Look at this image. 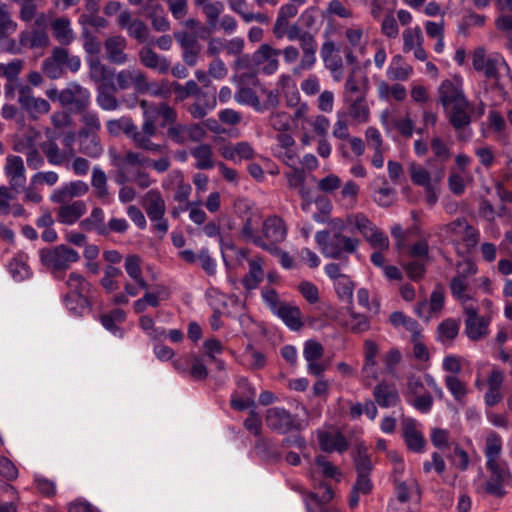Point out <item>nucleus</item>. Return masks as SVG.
Instances as JSON below:
<instances>
[{
	"label": "nucleus",
	"mask_w": 512,
	"mask_h": 512,
	"mask_svg": "<svg viewBox=\"0 0 512 512\" xmlns=\"http://www.w3.org/2000/svg\"><path fill=\"white\" fill-rule=\"evenodd\" d=\"M80 127L72 128V120L66 111V155L72 152V145L78 144V151L91 158H98L103 147L99 137L101 123L94 112H84L79 115Z\"/></svg>",
	"instance_id": "obj_1"
},
{
	"label": "nucleus",
	"mask_w": 512,
	"mask_h": 512,
	"mask_svg": "<svg viewBox=\"0 0 512 512\" xmlns=\"http://www.w3.org/2000/svg\"><path fill=\"white\" fill-rule=\"evenodd\" d=\"M262 235L257 233V225L254 226L252 217H247L240 230L242 239L247 243H252L258 248L278 254V244L282 243L288 233V227L284 219L278 215L268 216L262 223Z\"/></svg>",
	"instance_id": "obj_2"
},
{
	"label": "nucleus",
	"mask_w": 512,
	"mask_h": 512,
	"mask_svg": "<svg viewBox=\"0 0 512 512\" xmlns=\"http://www.w3.org/2000/svg\"><path fill=\"white\" fill-rule=\"evenodd\" d=\"M66 286L69 291L66 292V309L74 316H83L92 310L88 294L91 290V284L80 274L70 273Z\"/></svg>",
	"instance_id": "obj_3"
},
{
	"label": "nucleus",
	"mask_w": 512,
	"mask_h": 512,
	"mask_svg": "<svg viewBox=\"0 0 512 512\" xmlns=\"http://www.w3.org/2000/svg\"><path fill=\"white\" fill-rule=\"evenodd\" d=\"M315 241L326 258L341 259L343 253H354L359 246V239L345 236L341 232L332 235L328 230H320L315 234Z\"/></svg>",
	"instance_id": "obj_4"
},
{
	"label": "nucleus",
	"mask_w": 512,
	"mask_h": 512,
	"mask_svg": "<svg viewBox=\"0 0 512 512\" xmlns=\"http://www.w3.org/2000/svg\"><path fill=\"white\" fill-rule=\"evenodd\" d=\"M356 480L352 487L362 495H369L374 489L371 474L374 470L371 454L364 443L357 444L351 453Z\"/></svg>",
	"instance_id": "obj_5"
},
{
	"label": "nucleus",
	"mask_w": 512,
	"mask_h": 512,
	"mask_svg": "<svg viewBox=\"0 0 512 512\" xmlns=\"http://www.w3.org/2000/svg\"><path fill=\"white\" fill-rule=\"evenodd\" d=\"M265 420L267 427L279 435L301 433L307 426L297 414L278 406L267 409Z\"/></svg>",
	"instance_id": "obj_6"
},
{
	"label": "nucleus",
	"mask_w": 512,
	"mask_h": 512,
	"mask_svg": "<svg viewBox=\"0 0 512 512\" xmlns=\"http://www.w3.org/2000/svg\"><path fill=\"white\" fill-rule=\"evenodd\" d=\"M447 231L452 235L461 236V242L464 244L466 251L463 253L456 248V253L460 257H464L465 254H471L479 244V229L471 225L465 217H457L450 222L447 225Z\"/></svg>",
	"instance_id": "obj_7"
},
{
	"label": "nucleus",
	"mask_w": 512,
	"mask_h": 512,
	"mask_svg": "<svg viewBox=\"0 0 512 512\" xmlns=\"http://www.w3.org/2000/svg\"><path fill=\"white\" fill-rule=\"evenodd\" d=\"M18 103L30 119L37 120L40 115L50 111V104L47 100L33 95L29 85H18Z\"/></svg>",
	"instance_id": "obj_8"
},
{
	"label": "nucleus",
	"mask_w": 512,
	"mask_h": 512,
	"mask_svg": "<svg viewBox=\"0 0 512 512\" xmlns=\"http://www.w3.org/2000/svg\"><path fill=\"white\" fill-rule=\"evenodd\" d=\"M3 170L11 191L15 194L22 193L27 182L23 159L20 156L9 154L6 157Z\"/></svg>",
	"instance_id": "obj_9"
},
{
	"label": "nucleus",
	"mask_w": 512,
	"mask_h": 512,
	"mask_svg": "<svg viewBox=\"0 0 512 512\" xmlns=\"http://www.w3.org/2000/svg\"><path fill=\"white\" fill-rule=\"evenodd\" d=\"M486 468L490 472V479L483 484V490L488 495L497 498L504 497L507 493L504 483L511 477L509 469L499 461L492 462V464L486 463Z\"/></svg>",
	"instance_id": "obj_10"
},
{
	"label": "nucleus",
	"mask_w": 512,
	"mask_h": 512,
	"mask_svg": "<svg viewBox=\"0 0 512 512\" xmlns=\"http://www.w3.org/2000/svg\"><path fill=\"white\" fill-rule=\"evenodd\" d=\"M39 258L47 272L57 279L64 277V244L40 249Z\"/></svg>",
	"instance_id": "obj_11"
},
{
	"label": "nucleus",
	"mask_w": 512,
	"mask_h": 512,
	"mask_svg": "<svg viewBox=\"0 0 512 512\" xmlns=\"http://www.w3.org/2000/svg\"><path fill=\"white\" fill-rule=\"evenodd\" d=\"M237 387L240 390V395L237 392L231 394L230 407L235 411H245L249 408H256V389L246 377H240L237 380Z\"/></svg>",
	"instance_id": "obj_12"
},
{
	"label": "nucleus",
	"mask_w": 512,
	"mask_h": 512,
	"mask_svg": "<svg viewBox=\"0 0 512 512\" xmlns=\"http://www.w3.org/2000/svg\"><path fill=\"white\" fill-rule=\"evenodd\" d=\"M314 488L323 489L324 492L322 495H318L313 491H301L306 512H317L315 507L321 508V504H327L334 498L335 493L329 483L325 481H319L318 483L314 484Z\"/></svg>",
	"instance_id": "obj_13"
},
{
	"label": "nucleus",
	"mask_w": 512,
	"mask_h": 512,
	"mask_svg": "<svg viewBox=\"0 0 512 512\" xmlns=\"http://www.w3.org/2000/svg\"><path fill=\"white\" fill-rule=\"evenodd\" d=\"M89 74L99 86L116 91L114 71L100 62L99 57H87Z\"/></svg>",
	"instance_id": "obj_14"
},
{
	"label": "nucleus",
	"mask_w": 512,
	"mask_h": 512,
	"mask_svg": "<svg viewBox=\"0 0 512 512\" xmlns=\"http://www.w3.org/2000/svg\"><path fill=\"white\" fill-rule=\"evenodd\" d=\"M317 437L320 449L323 452L332 453L336 451L342 454L349 448V442L340 430H336L334 433L318 431Z\"/></svg>",
	"instance_id": "obj_15"
},
{
	"label": "nucleus",
	"mask_w": 512,
	"mask_h": 512,
	"mask_svg": "<svg viewBox=\"0 0 512 512\" xmlns=\"http://www.w3.org/2000/svg\"><path fill=\"white\" fill-rule=\"evenodd\" d=\"M403 440L407 448L414 453H422L425 450L426 440L416 427V420L409 418L403 423Z\"/></svg>",
	"instance_id": "obj_16"
},
{
	"label": "nucleus",
	"mask_w": 512,
	"mask_h": 512,
	"mask_svg": "<svg viewBox=\"0 0 512 512\" xmlns=\"http://www.w3.org/2000/svg\"><path fill=\"white\" fill-rule=\"evenodd\" d=\"M90 103V92L88 89L81 87L79 84L71 83L66 88V110L68 106H74L75 111L81 115L86 111ZM73 110V107H69Z\"/></svg>",
	"instance_id": "obj_17"
},
{
	"label": "nucleus",
	"mask_w": 512,
	"mask_h": 512,
	"mask_svg": "<svg viewBox=\"0 0 512 512\" xmlns=\"http://www.w3.org/2000/svg\"><path fill=\"white\" fill-rule=\"evenodd\" d=\"M256 455L267 464H276L281 461L282 453L272 438L261 436L254 444Z\"/></svg>",
	"instance_id": "obj_18"
},
{
	"label": "nucleus",
	"mask_w": 512,
	"mask_h": 512,
	"mask_svg": "<svg viewBox=\"0 0 512 512\" xmlns=\"http://www.w3.org/2000/svg\"><path fill=\"white\" fill-rule=\"evenodd\" d=\"M473 68L478 72H483L488 79H499L498 58H486L485 49L478 47L474 50L472 56Z\"/></svg>",
	"instance_id": "obj_19"
},
{
	"label": "nucleus",
	"mask_w": 512,
	"mask_h": 512,
	"mask_svg": "<svg viewBox=\"0 0 512 512\" xmlns=\"http://www.w3.org/2000/svg\"><path fill=\"white\" fill-rule=\"evenodd\" d=\"M357 74H361L360 67H354L348 74L344 86V102L348 103L352 98V95H361L366 93L368 90V78L366 75L361 76V79L357 78Z\"/></svg>",
	"instance_id": "obj_20"
},
{
	"label": "nucleus",
	"mask_w": 512,
	"mask_h": 512,
	"mask_svg": "<svg viewBox=\"0 0 512 512\" xmlns=\"http://www.w3.org/2000/svg\"><path fill=\"white\" fill-rule=\"evenodd\" d=\"M439 99L443 107H448L451 104L461 103L466 101V97L459 84H455L450 79H445L441 82L438 89Z\"/></svg>",
	"instance_id": "obj_21"
},
{
	"label": "nucleus",
	"mask_w": 512,
	"mask_h": 512,
	"mask_svg": "<svg viewBox=\"0 0 512 512\" xmlns=\"http://www.w3.org/2000/svg\"><path fill=\"white\" fill-rule=\"evenodd\" d=\"M126 320V312L121 308H115L108 313L100 315L102 326L116 337L123 338L125 331L118 324Z\"/></svg>",
	"instance_id": "obj_22"
},
{
	"label": "nucleus",
	"mask_w": 512,
	"mask_h": 512,
	"mask_svg": "<svg viewBox=\"0 0 512 512\" xmlns=\"http://www.w3.org/2000/svg\"><path fill=\"white\" fill-rule=\"evenodd\" d=\"M291 330L299 331L303 327L302 313L298 306L283 304L275 314Z\"/></svg>",
	"instance_id": "obj_23"
},
{
	"label": "nucleus",
	"mask_w": 512,
	"mask_h": 512,
	"mask_svg": "<svg viewBox=\"0 0 512 512\" xmlns=\"http://www.w3.org/2000/svg\"><path fill=\"white\" fill-rule=\"evenodd\" d=\"M107 58L110 62L115 64H123L127 60V55L124 53L126 47V40L122 36L108 37L104 42Z\"/></svg>",
	"instance_id": "obj_24"
},
{
	"label": "nucleus",
	"mask_w": 512,
	"mask_h": 512,
	"mask_svg": "<svg viewBox=\"0 0 512 512\" xmlns=\"http://www.w3.org/2000/svg\"><path fill=\"white\" fill-rule=\"evenodd\" d=\"M44 74L51 79H58L64 71V48H56L53 55L43 62Z\"/></svg>",
	"instance_id": "obj_25"
},
{
	"label": "nucleus",
	"mask_w": 512,
	"mask_h": 512,
	"mask_svg": "<svg viewBox=\"0 0 512 512\" xmlns=\"http://www.w3.org/2000/svg\"><path fill=\"white\" fill-rule=\"evenodd\" d=\"M106 127L111 136L117 137L121 133H124L132 140L134 139V134L138 132L137 126L130 117L111 119L107 122Z\"/></svg>",
	"instance_id": "obj_26"
},
{
	"label": "nucleus",
	"mask_w": 512,
	"mask_h": 512,
	"mask_svg": "<svg viewBox=\"0 0 512 512\" xmlns=\"http://www.w3.org/2000/svg\"><path fill=\"white\" fill-rule=\"evenodd\" d=\"M373 395L376 403L382 408H390L397 405L399 402L398 391L386 384H378L375 386Z\"/></svg>",
	"instance_id": "obj_27"
},
{
	"label": "nucleus",
	"mask_w": 512,
	"mask_h": 512,
	"mask_svg": "<svg viewBox=\"0 0 512 512\" xmlns=\"http://www.w3.org/2000/svg\"><path fill=\"white\" fill-rule=\"evenodd\" d=\"M141 63L151 69H157L160 73H167L170 62L166 58H161L151 48H143L139 53Z\"/></svg>",
	"instance_id": "obj_28"
},
{
	"label": "nucleus",
	"mask_w": 512,
	"mask_h": 512,
	"mask_svg": "<svg viewBox=\"0 0 512 512\" xmlns=\"http://www.w3.org/2000/svg\"><path fill=\"white\" fill-rule=\"evenodd\" d=\"M264 271L262 264L258 260L249 261V271L241 279L242 286L247 291H252L258 288L259 284L263 281Z\"/></svg>",
	"instance_id": "obj_29"
},
{
	"label": "nucleus",
	"mask_w": 512,
	"mask_h": 512,
	"mask_svg": "<svg viewBox=\"0 0 512 512\" xmlns=\"http://www.w3.org/2000/svg\"><path fill=\"white\" fill-rule=\"evenodd\" d=\"M28 256L25 253H18L10 261L8 268L12 277L16 281H23L32 275V271L27 264Z\"/></svg>",
	"instance_id": "obj_30"
},
{
	"label": "nucleus",
	"mask_w": 512,
	"mask_h": 512,
	"mask_svg": "<svg viewBox=\"0 0 512 512\" xmlns=\"http://www.w3.org/2000/svg\"><path fill=\"white\" fill-rule=\"evenodd\" d=\"M48 42V35L44 30L24 31L20 36V44L30 49L46 47Z\"/></svg>",
	"instance_id": "obj_31"
},
{
	"label": "nucleus",
	"mask_w": 512,
	"mask_h": 512,
	"mask_svg": "<svg viewBox=\"0 0 512 512\" xmlns=\"http://www.w3.org/2000/svg\"><path fill=\"white\" fill-rule=\"evenodd\" d=\"M467 107V100L461 103H456L452 107L451 113L449 115V122L456 130H460L471 123V117L466 112Z\"/></svg>",
	"instance_id": "obj_32"
},
{
	"label": "nucleus",
	"mask_w": 512,
	"mask_h": 512,
	"mask_svg": "<svg viewBox=\"0 0 512 512\" xmlns=\"http://www.w3.org/2000/svg\"><path fill=\"white\" fill-rule=\"evenodd\" d=\"M366 93L356 96L354 99L348 101L349 113L354 120L359 122H367L369 119V108L366 103Z\"/></svg>",
	"instance_id": "obj_33"
},
{
	"label": "nucleus",
	"mask_w": 512,
	"mask_h": 512,
	"mask_svg": "<svg viewBox=\"0 0 512 512\" xmlns=\"http://www.w3.org/2000/svg\"><path fill=\"white\" fill-rule=\"evenodd\" d=\"M334 287L338 299L341 302H345L348 306H353V293L355 283L351 280V278L348 275L342 276L341 279L334 282Z\"/></svg>",
	"instance_id": "obj_34"
},
{
	"label": "nucleus",
	"mask_w": 512,
	"mask_h": 512,
	"mask_svg": "<svg viewBox=\"0 0 512 512\" xmlns=\"http://www.w3.org/2000/svg\"><path fill=\"white\" fill-rule=\"evenodd\" d=\"M191 154L197 159L196 168L208 170L214 167L212 160L213 152L209 144H201L191 150Z\"/></svg>",
	"instance_id": "obj_35"
},
{
	"label": "nucleus",
	"mask_w": 512,
	"mask_h": 512,
	"mask_svg": "<svg viewBox=\"0 0 512 512\" xmlns=\"http://www.w3.org/2000/svg\"><path fill=\"white\" fill-rule=\"evenodd\" d=\"M148 195L150 196V198L149 203L146 207V213L151 222H154L155 220L164 217L165 202L161 197L160 193L157 191H150Z\"/></svg>",
	"instance_id": "obj_36"
},
{
	"label": "nucleus",
	"mask_w": 512,
	"mask_h": 512,
	"mask_svg": "<svg viewBox=\"0 0 512 512\" xmlns=\"http://www.w3.org/2000/svg\"><path fill=\"white\" fill-rule=\"evenodd\" d=\"M444 382L454 400L463 404L468 393L465 383H463L456 375H446Z\"/></svg>",
	"instance_id": "obj_37"
},
{
	"label": "nucleus",
	"mask_w": 512,
	"mask_h": 512,
	"mask_svg": "<svg viewBox=\"0 0 512 512\" xmlns=\"http://www.w3.org/2000/svg\"><path fill=\"white\" fill-rule=\"evenodd\" d=\"M347 311L350 317L347 327L352 333L359 334L370 329V320L365 314L355 312L353 306H347Z\"/></svg>",
	"instance_id": "obj_38"
},
{
	"label": "nucleus",
	"mask_w": 512,
	"mask_h": 512,
	"mask_svg": "<svg viewBox=\"0 0 512 512\" xmlns=\"http://www.w3.org/2000/svg\"><path fill=\"white\" fill-rule=\"evenodd\" d=\"M488 321L481 317L475 321L465 320V333L472 341H478L488 333Z\"/></svg>",
	"instance_id": "obj_39"
},
{
	"label": "nucleus",
	"mask_w": 512,
	"mask_h": 512,
	"mask_svg": "<svg viewBox=\"0 0 512 512\" xmlns=\"http://www.w3.org/2000/svg\"><path fill=\"white\" fill-rule=\"evenodd\" d=\"M502 451V439L496 432L491 433L486 439L485 457L486 463L498 461Z\"/></svg>",
	"instance_id": "obj_40"
},
{
	"label": "nucleus",
	"mask_w": 512,
	"mask_h": 512,
	"mask_svg": "<svg viewBox=\"0 0 512 512\" xmlns=\"http://www.w3.org/2000/svg\"><path fill=\"white\" fill-rule=\"evenodd\" d=\"M347 223L355 226L365 239L376 229L370 219L363 213L347 215Z\"/></svg>",
	"instance_id": "obj_41"
},
{
	"label": "nucleus",
	"mask_w": 512,
	"mask_h": 512,
	"mask_svg": "<svg viewBox=\"0 0 512 512\" xmlns=\"http://www.w3.org/2000/svg\"><path fill=\"white\" fill-rule=\"evenodd\" d=\"M48 144L44 147V151L48 161L51 164H62L64 162V155L59 153V149L55 140L58 138L51 129L46 130Z\"/></svg>",
	"instance_id": "obj_42"
},
{
	"label": "nucleus",
	"mask_w": 512,
	"mask_h": 512,
	"mask_svg": "<svg viewBox=\"0 0 512 512\" xmlns=\"http://www.w3.org/2000/svg\"><path fill=\"white\" fill-rule=\"evenodd\" d=\"M315 464L321 468L323 477L334 479L336 482L341 481L342 473L339 468L331 461L327 460L325 456L318 455L315 457Z\"/></svg>",
	"instance_id": "obj_43"
},
{
	"label": "nucleus",
	"mask_w": 512,
	"mask_h": 512,
	"mask_svg": "<svg viewBox=\"0 0 512 512\" xmlns=\"http://www.w3.org/2000/svg\"><path fill=\"white\" fill-rule=\"evenodd\" d=\"M91 184L96 189L98 198L104 199L109 195L107 188V176L101 168H93Z\"/></svg>",
	"instance_id": "obj_44"
},
{
	"label": "nucleus",
	"mask_w": 512,
	"mask_h": 512,
	"mask_svg": "<svg viewBox=\"0 0 512 512\" xmlns=\"http://www.w3.org/2000/svg\"><path fill=\"white\" fill-rule=\"evenodd\" d=\"M235 99L238 103L250 105L257 111L263 110L256 92L250 87H241L238 89V91L235 93Z\"/></svg>",
	"instance_id": "obj_45"
},
{
	"label": "nucleus",
	"mask_w": 512,
	"mask_h": 512,
	"mask_svg": "<svg viewBox=\"0 0 512 512\" xmlns=\"http://www.w3.org/2000/svg\"><path fill=\"white\" fill-rule=\"evenodd\" d=\"M437 331L442 341L454 340L459 333V323L453 318H447L439 323Z\"/></svg>",
	"instance_id": "obj_46"
},
{
	"label": "nucleus",
	"mask_w": 512,
	"mask_h": 512,
	"mask_svg": "<svg viewBox=\"0 0 512 512\" xmlns=\"http://www.w3.org/2000/svg\"><path fill=\"white\" fill-rule=\"evenodd\" d=\"M364 364L363 370L368 371L374 369L376 366V356L379 352V347L374 340L367 339L364 341Z\"/></svg>",
	"instance_id": "obj_47"
},
{
	"label": "nucleus",
	"mask_w": 512,
	"mask_h": 512,
	"mask_svg": "<svg viewBox=\"0 0 512 512\" xmlns=\"http://www.w3.org/2000/svg\"><path fill=\"white\" fill-rule=\"evenodd\" d=\"M262 419L258 412H256L255 408H251L247 418L243 422V427L256 436L257 438L262 436Z\"/></svg>",
	"instance_id": "obj_48"
},
{
	"label": "nucleus",
	"mask_w": 512,
	"mask_h": 512,
	"mask_svg": "<svg viewBox=\"0 0 512 512\" xmlns=\"http://www.w3.org/2000/svg\"><path fill=\"white\" fill-rule=\"evenodd\" d=\"M318 13L319 8L317 6H310L301 13L297 21L305 31L310 32L314 29L317 32L318 28L315 25Z\"/></svg>",
	"instance_id": "obj_49"
},
{
	"label": "nucleus",
	"mask_w": 512,
	"mask_h": 512,
	"mask_svg": "<svg viewBox=\"0 0 512 512\" xmlns=\"http://www.w3.org/2000/svg\"><path fill=\"white\" fill-rule=\"evenodd\" d=\"M133 142L137 148L152 153H163L166 148L165 145L152 142L150 138L143 136V134L139 131L134 134Z\"/></svg>",
	"instance_id": "obj_50"
},
{
	"label": "nucleus",
	"mask_w": 512,
	"mask_h": 512,
	"mask_svg": "<svg viewBox=\"0 0 512 512\" xmlns=\"http://www.w3.org/2000/svg\"><path fill=\"white\" fill-rule=\"evenodd\" d=\"M159 5L147 4L145 10L148 11V15L151 18L152 27L158 32H166L170 29V23L165 16H158L155 14Z\"/></svg>",
	"instance_id": "obj_51"
},
{
	"label": "nucleus",
	"mask_w": 512,
	"mask_h": 512,
	"mask_svg": "<svg viewBox=\"0 0 512 512\" xmlns=\"http://www.w3.org/2000/svg\"><path fill=\"white\" fill-rule=\"evenodd\" d=\"M324 354V348L316 340L309 339L304 343L303 356L308 361H318Z\"/></svg>",
	"instance_id": "obj_52"
},
{
	"label": "nucleus",
	"mask_w": 512,
	"mask_h": 512,
	"mask_svg": "<svg viewBox=\"0 0 512 512\" xmlns=\"http://www.w3.org/2000/svg\"><path fill=\"white\" fill-rule=\"evenodd\" d=\"M410 177L415 185L423 186L424 188L431 185L430 173L420 165L411 164Z\"/></svg>",
	"instance_id": "obj_53"
},
{
	"label": "nucleus",
	"mask_w": 512,
	"mask_h": 512,
	"mask_svg": "<svg viewBox=\"0 0 512 512\" xmlns=\"http://www.w3.org/2000/svg\"><path fill=\"white\" fill-rule=\"evenodd\" d=\"M23 68V61L21 59H14L8 64H0V76L5 77L8 81H15Z\"/></svg>",
	"instance_id": "obj_54"
},
{
	"label": "nucleus",
	"mask_w": 512,
	"mask_h": 512,
	"mask_svg": "<svg viewBox=\"0 0 512 512\" xmlns=\"http://www.w3.org/2000/svg\"><path fill=\"white\" fill-rule=\"evenodd\" d=\"M111 92L113 90L102 86L98 87L97 103L103 110L110 111L117 108V100Z\"/></svg>",
	"instance_id": "obj_55"
},
{
	"label": "nucleus",
	"mask_w": 512,
	"mask_h": 512,
	"mask_svg": "<svg viewBox=\"0 0 512 512\" xmlns=\"http://www.w3.org/2000/svg\"><path fill=\"white\" fill-rule=\"evenodd\" d=\"M431 150L436 159L441 163H445L451 157V152L447 144L440 137H433L430 143Z\"/></svg>",
	"instance_id": "obj_56"
},
{
	"label": "nucleus",
	"mask_w": 512,
	"mask_h": 512,
	"mask_svg": "<svg viewBox=\"0 0 512 512\" xmlns=\"http://www.w3.org/2000/svg\"><path fill=\"white\" fill-rule=\"evenodd\" d=\"M445 304V289L444 286L438 283L430 295L429 310L431 313L439 312L443 309Z\"/></svg>",
	"instance_id": "obj_57"
},
{
	"label": "nucleus",
	"mask_w": 512,
	"mask_h": 512,
	"mask_svg": "<svg viewBox=\"0 0 512 512\" xmlns=\"http://www.w3.org/2000/svg\"><path fill=\"white\" fill-rule=\"evenodd\" d=\"M403 40V51L408 53L413 50L416 47L415 42H417V44L423 42V36L420 27L417 26L414 30L410 28L406 29L403 32Z\"/></svg>",
	"instance_id": "obj_58"
},
{
	"label": "nucleus",
	"mask_w": 512,
	"mask_h": 512,
	"mask_svg": "<svg viewBox=\"0 0 512 512\" xmlns=\"http://www.w3.org/2000/svg\"><path fill=\"white\" fill-rule=\"evenodd\" d=\"M404 269H405L407 277L410 280H412L414 282H419L423 279V277L426 273V263L420 262L417 260H413V261L408 262L404 266Z\"/></svg>",
	"instance_id": "obj_59"
},
{
	"label": "nucleus",
	"mask_w": 512,
	"mask_h": 512,
	"mask_svg": "<svg viewBox=\"0 0 512 512\" xmlns=\"http://www.w3.org/2000/svg\"><path fill=\"white\" fill-rule=\"evenodd\" d=\"M86 212V205L83 201H74L66 204V225H72Z\"/></svg>",
	"instance_id": "obj_60"
},
{
	"label": "nucleus",
	"mask_w": 512,
	"mask_h": 512,
	"mask_svg": "<svg viewBox=\"0 0 512 512\" xmlns=\"http://www.w3.org/2000/svg\"><path fill=\"white\" fill-rule=\"evenodd\" d=\"M261 297L263 302L267 305L270 311L275 314V311L279 309L284 302L279 300V295L277 291L272 287H264L261 290Z\"/></svg>",
	"instance_id": "obj_61"
},
{
	"label": "nucleus",
	"mask_w": 512,
	"mask_h": 512,
	"mask_svg": "<svg viewBox=\"0 0 512 512\" xmlns=\"http://www.w3.org/2000/svg\"><path fill=\"white\" fill-rule=\"evenodd\" d=\"M449 286L452 296L456 299L460 301H467L470 299V297L465 294V291L467 290V284L465 283L463 276H454L451 279Z\"/></svg>",
	"instance_id": "obj_62"
},
{
	"label": "nucleus",
	"mask_w": 512,
	"mask_h": 512,
	"mask_svg": "<svg viewBox=\"0 0 512 512\" xmlns=\"http://www.w3.org/2000/svg\"><path fill=\"white\" fill-rule=\"evenodd\" d=\"M127 32L130 37L135 38L140 43L145 42L149 35L147 25L140 19H134L132 24L129 25Z\"/></svg>",
	"instance_id": "obj_63"
},
{
	"label": "nucleus",
	"mask_w": 512,
	"mask_h": 512,
	"mask_svg": "<svg viewBox=\"0 0 512 512\" xmlns=\"http://www.w3.org/2000/svg\"><path fill=\"white\" fill-rule=\"evenodd\" d=\"M68 512H101L85 498L79 497L67 505Z\"/></svg>",
	"instance_id": "obj_64"
}]
</instances>
